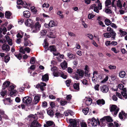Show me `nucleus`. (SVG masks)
Here are the masks:
<instances>
[{"instance_id":"5701e85b","label":"nucleus","mask_w":127,"mask_h":127,"mask_svg":"<svg viewBox=\"0 0 127 127\" xmlns=\"http://www.w3.org/2000/svg\"><path fill=\"white\" fill-rule=\"evenodd\" d=\"M96 102L97 104L100 106H101L105 103V101L103 99L98 100Z\"/></svg>"},{"instance_id":"9d476101","label":"nucleus","mask_w":127,"mask_h":127,"mask_svg":"<svg viewBox=\"0 0 127 127\" xmlns=\"http://www.w3.org/2000/svg\"><path fill=\"white\" fill-rule=\"evenodd\" d=\"M119 116L121 119L124 120L127 117V114L125 113L124 111H122L119 113Z\"/></svg>"},{"instance_id":"ddd939ff","label":"nucleus","mask_w":127,"mask_h":127,"mask_svg":"<svg viewBox=\"0 0 127 127\" xmlns=\"http://www.w3.org/2000/svg\"><path fill=\"white\" fill-rule=\"evenodd\" d=\"M101 91L104 93H107L108 91L109 88L106 85H103L100 87Z\"/></svg>"},{"instance_id":"f3484780","label":"nucleus","mask_w":127,"mask_h":127,"mask_svg":"<svg viewBox=\"0 0 127 127\" xmlns=\"http://www.w3.org/2000/svg\"><path fill=\"white\" fill-rule=\"evenodd\" d=\"M108 127H118L119 124L117 122H114V123H110L108 124Z\"/></svg>"},{"instance_id":"aec40b11","label":"nucleus","mask_w":127,"mask_h":127,"mask_svg":"<svg viewBox=\"0 0 127 127\" xmlns=\"http://www.w3.org/2000/svg\"><path fill=\"white\" fill-rule=\"evenodd\" d=\"M32 22V20L30 19H27L25 22V25L28 27H30L31 26Z\"/></svg>"},{"instance_id":"72a5a7b5","label":"nucleus","mask_w":127,"mask_h":127,"mask_svg":"<svg viewBox=\"0 0 127 127\" xmlns=\"http://www.w3.org/2000/svg\"><path fill=\"white\" fill-rule=\"evenodd\" d=\"M16 92L17 91L15 90L11 91L10 93V96L12 97L15 96L16 95Z\"/></svg>"},{"instance_id":"4c0bfd02","label":"nucleus","mask_w":127,"mask_h":127,"mask_svg":"<svg viewBox=\"0 0 127 127\" xmlns=\"http://www.w3.org/2000/svg\"><path fill=\"white\" fill-rule=\"evenodd\" d=\"M104 36L106 38H109L111 37V34L107 32L103 34Z\"/></svg>"},{"instance_id":"9b49d317","label":"nucleus","mask_w":127,"mask_h":127,"mask_svg":"<svg viewBox=\"0 0 127 127\" xmlns=\"http://www.w3.org/2000/svg\"><path fill=\"white\" fill-rule=\"evenodd\" d=\"M4 103L5 105H10L12 104V100L10 98H8L4 100Z\"/></svg>"},{"instance_id":"8fccbe9b","label":"nucleus","mask_w":127,"mask_h":127,"mask_svg":"<svg viewBox=\"0 0 127 127\" xmlns=\"http://www.w3.org/2000/svg\"><path fill=\"white\" fill-rule=\"evenodd\" d=\"M30 63L31 64H34L35 63V59L34 57H32L30 60Z\"/></svg>"},{"instance_id":"4468645a","label":"nucleus","mask_w":127,"mask_h":127,"mask_svg":"<svg viewBox=\"0 0 127 127\" xmlns=\"http://www.w3.org/2000/svg\"><path fill=\"white\" fill-rule=\"evenodd\" d=\"M17 4L18 5H23V6L25 8H26L27 7L28 5L27 4L26 2H24L21 0H18L17 1Z\"/></svg>"},{"instance_id":"7c9ffc66","label":"nucleus","mask_w":127,"mask_h":127,"mask_svg":"<svg viewBox=\"0 0 127 127\" xmlns=\"http://www.w3.org/2000/svg\"><path fill=\"white\" fill-rule=\"evenodd\" d=\"M48 114L51 117L53 116L54 115V112L52 109H48L47 111Z\"/></svg>"},{"instance_id":"09e8293b","label":"nucleus","mask_w":127,"mask_h":127,"mask_svg":"<svg viewBox=\"0 0 127 127\" xmlns=\"http://www.w3.org/2000/svg\"><path fill=\"white\" fill-rule=\"evenodd\" d=\"M30 37V36L29 35L25 33L24 39V41L28 40V39Z\"/></svg>"},{"instance_id":"c9c22d12","label":"nucleus","mask_w":127,"mask_h":127,"mask_svg":"<svg viewBox=\"0 0 127 127\" xmlns=\"http://www.w3.org/2000/svg\"><path fill=\"white\" fill-rule=\"evenodd\" d=\"M43 45L44 48L46 49L48 48V44L47 42L46 39L44 40V42L43 44Z\"/></svg>"},{"instance_id":"2eb2a0df","label":"nucleus","mask_w":127,"mask_h":127,"mask_svg":"<svg viewBox=\"0 0 127 127\" xmlns=\"http://www.w3.org/2000/svg\"><path fill=\"white\" fill-rule=\"evenodd\" d=\"M5 17L7 19H11L12 18V13L9 11H6L5 13Z\"/></svg>"},{"instance_id":"e433bc0d","label":"nucleus","mask_w":127,"mask_h":127,"mask_svg":"<svg viewBox=\"0 0 127 127\" xmlns=\"http://www.w3.org/2000/svg\"><path fill=\"white\" fill-rule=\"evenodd\" d=\"M14 54L15 56H16L17 58V59L19 60L21 59L22 58V55L21 54L19 53L17 54Z\"/></svg>"},{"instance_id":"dca6fc26","label":"nucleus","mask_w":127,"mask_h":127,"mask_svg":"<svg viewBox=\"0 0 127 127\" xmlns=\"http://www.w3.org/2000/svg\"><path fill=\"white\" fill-rule=\"evenodd\" d=\"M1 48L2 50L6 51H9L10 50V48L8 45L5 44L2 45Z\"/></svg>"},{"instance_id":"0eeeda50","label":"nucleus","mask_w":127,"mask_h":127,"mask_svg":"<svg viewBox=\"0 0 127 127\" xmlns=\"http://www.w3.org/2000/svg\"><path fill=\"white\" fill-rule=\"evenodd\" d=\"M50 50L51 52H53V55L55 56H58L59 54V53H54V52H55L56 51V49L55 46L52 45L50 46L47 50Z\"/></svg>"},{"instance_id":"a878e982","label":"nucleus","mask_w":127,"mask_h":127,"mask_svg":"<svg viewBox=\"0 0 127 127\" xmlns=\"http://www.w3.org/2000/svg\"><path fill=\"white\" fill-rule=\"evenodd\" d=\"M61 66L63 69H65L67 67V64L66 62L64 61V62L61 64Z\"/></svg>"},{"instance_id":"473e14b6","label":"nucleus","mask_w":127,"mask_h":127,"mask_svg":"<svg viewBox=\"0 0 127 127\" xmlns=\"http://www.w3.org/2000/svg\"><path fill=\"white\" fill-rule=\"evenodd\" d=\"M63 12L61 11H59L57 12V14L59 15L60 18H63L64 17V15L62 14Z\"/></svg>"},{"instance_id":"4d7b16f0","label":"nucleus","mask_w":127,"mask_h":127,"mask_svg":"<svg viewBox=\"0 0 127 127\" xmlns=\"http://www.w3.org/2000/svg\"><path fill=\"white\" fill-rule=\"evenodd\" d=\"M57 68L56 66H54L51 69V70L53 72H56L57 70Z\"/></svg>"},{"instance_id":"6e6552de","label":"nucleus","mask_w":127,"mask_h":127,"mask_svg":"<svg viewBox=\"0 0 127 127\" xmlns=\"http://www.w3.org/2000/svg\"><path fill=\"white\" fill-rule=\"evenodd\" d=\"M23 102L26 104L31 103L32 102V99L31 97L27 96L24 97L23 99Z\"/></svg>"},{"instance_id":"69168bd1","label":"nucleus","mask_w":127,"mask_h":127,"mask_svg":"<svg viewBox=\"0 0 127 127\" xmlns=\"http://www.w3.org/2000/svg\"><path fill=\"white\" fill-rule=\"evenodd\" d=\"M120 32L123 36L127 34V33L126 32L123 31L121 30H120Z\"/></svg>"},{"instance_id":"49530a36","label":"nucleus","mask_w":127,"mask_h":127,"mask_svg":"<svg viewBox=\"0 0 127 127\" xmlns=\"http://www.w3.org/2000/svg\"><path fill=\"white\" fill-rule=\"evenodd\" d=\"M60 103L61 105L62 106H64L66 104L67 102L65 100H61L60 101Z\"/></svg>"},{"instance_id":"603ef678","label":"nucleus","mask_w":127,"mask_h":127,"mask_svg":"<svg viewBox=\"0 0 127 127\" xmlns=\"http://www.w3.org/2000/svg\"><path fill=\"white\" fill-rule=\"evenodd\" d=\"M31 42L29 40L24 41V45L26 46H29V44Z\"/></svg>"},{"instance_id":"c756f323","label":"nucleus","mask_w":127,"mask_h":127,"mask_svg":"<svg viewBox=\"0 0 127 127\" xmlns=\"http://www.w3.org/2000/svg\"><path fill=\"white\" fill-rule=\"evenodd\" d=\"M56 25L54 21L51 20L49 22L48 24V26L50 27H51L55 26Z\"/></svg>"},{"instance_id":"de8ad7c7","label":"nucleus","mask_w":127,"mask_h":127,"mask_svg":"<svg viewBox=\"0 0 127 127\" xmlns=\"http://www.w3.org/2000/svg\"><path fill=\"white\" fill-rule=\"evenodd\" d=\"M49 35L48 36L49 37L51 38H55V35L53 33L51 32H50L49 33Z\"/></svg>"},{"instance_id":"774afa93","label":"nucleus","mask_w":127,"mask_h":127,"mask_svg":"<svg viewBox=\"0 0 127 127\" xmlns=\"http://www.w3.org/2000/svg\"><path fill=\"white\" fill-rule=\"evenodd\" d=\"M81 127H87V125L86 123L85 122H82L81 124Z\"/></svg>"},{"instance_id":"b1692460","label":"nucleus","mask_w":127,"mask_h":127,"mask_svg":"<svg viewBox=\"0 0 127 127\" xmlns=\"http://www.w3.org/2000/svg\"><path fill=\"white\" fill-rule=\"evenodd\" d=\"M42 80L43 81H47L49 80V75L48 74H46L42 76Z\"/></svg>"},{"instance_id":"393cba45","label":"nucleus","mask_w":127,"mask_h":127,"mask_svg":"<svg viewBox=\"0 0 127 127\" xmlns=\"http://www.w3.org/2000/svg\"><path fill=\"white\" fill-rule=\"evenodd\" d=\"M126 75V73L125 72L124 70L121 71L119 73V77L122 78H124Z\"/></svg>"},{"instance_id":"39448f33","label":"nucleus","mask_w":127,"mask_h":127,"mask_svg":"<svg viewBox=\"0 0 127 127\" xmlns=\"http://www.w3.org/2000/svg\"><path fill=\"white\" fill-rule=\"evenodd\" d=\"M84 74V70L80 69L77 70L76 72V75L77 77L76 79L78 80L79 78L83 77Z\"/></svg>"},{"instance_id":"864d4df0","label":"nucleus","mask_w":127,"mask_h":127,"mask_svg":"<svg viewBox=\"0 0 127 127\" xmlns=\"http://www.w3.org/2000/svg\"><path fill=\"white\" fill-rule=\"evenodd\" d=\"M14 86L13 85H12L9 87L8 90L9 91H12V90H13L14 88Z\"/></svg>"},{"instance_id":"37998d69","label":"nucleus","mask_w":127,"mask_h":127,"mask_svg":"<svg viewBox=\"0 0 127 127\" xmlns=\"http://www.w3.org/2000/svg\"><path fill=\"white\" fill-rule=\"evenodd\" d=\"M111 2L110 0H106L105 2V6H108L111 5Z\"/></svg>"},{"instance_id":"79ce46f5","label":"nucleus","mask_w":127,"mask_h":127,"mask_svg":"<svg viewBox=\"0 0 127 127\" xmlns=\"http://www.w3.org/2000/svg\"><path fill=\"white\" fill-rule=\"evenodd\" d=\"M117 5L120 9L122 7V5L120 0H118L117 1Z\"/></svg>"},{"instance_id":"ea45409f","label":"nucleus","mask_w":127,"mask_h":127,"mask_svg":"<svg viewBox=\"0 0 127 127\" xmlns=\"http://www.w3.org/2000/svg\"><path fill=\"white\" fill-rule=\"evenodd\" d=\"M46 30H42L41 31L40 34L41 36H43L46 35Z\"/></svg>"},{"instance_id":"58836bf2","label":"nucleus","mask_w":127,"mask_h":127,"mask_svg":"<svg viewBox=\"0 0 127 127\" xmlns=\"http://www.w3.org/2000/svg\"><path fill=\"white\" fill-rule=\"evenodd\" d=\"M89 109L87 107L83 109L82 110L83 112L84 113V114L86 115L88 113Z\"/></svg>"},{"instance_id":"3c124183","label":"nucleus","mask_w":127,"mask_h":127,"mask_svg":"<svg viewBox=\"0 0 127 127\" xmlns=\"http://www.w3.org/2000/svg\"><path fill=\"white\" fill-rule=\"evenodd\" d=\"M67 56L69 58H72L74 56L73 55L72 53H68L67 54Z\"/></svg>"},{"instance_id":"f257e3e1","label":"nucleus","mask_w":127,"mask_h":127,"mask_svg":"<svg viewBox=\"0 0 127 127\" xmlns=\"http://www.w3.org/2000/svg\"><path fill=\"white\" fill-rule=\"evenodd\" d=\"M28 117L29 118L28 119L30 120L34 119L31 124L30 127H38L41 126V125L38 122L37 119V117L36 114H31L28 116Z\"/></svg>"},{"instance_id":"20e7f679","label":"nucleus","mask_w":127,"mask_h":127,"mask_svg":"<svg viewBox=\"0 0 127 127\" xmlns=\"http://www.w3.org/2000/svg\"><path fill=\"white\" fill-rule=\"evenodd\" d=\"M41 26L38 22H37L34 25L32 28V32L36 33L40 30Z\"/></svg>"},{"instance_id":"6ab92c4d","label":"nucleus","mask_w":127,"mask_h":127,"mask_svg":"<svg viewBox=\"0 0 127 127\" xmlns=\"http://www.w3.org/2000/svg\"><path fill=\"white\" fill-rule=\"evenodd\" d=\"M5 38L8 44L10 45L11 46L13 44L12 39L10 38L9 36L7 35L5 36Z\"/></svg>"},{"instance_id":"c85d7f7f","label":"nucleus","mask_w":127,"mask_h":127,"mask_svg":"<svg viewBox=\"0 0 127 127\" xmlns=\"http://www.w3.org/2000/svg\"><path fill=\"white\" fill-rule=\"evenodd\" d=\"M74 89L76 90V91H79V83H75L73 85Z\"/></svg>"},{"instance_id":"f03ea898","label":"nucleus","mask_w":127,"mask_h":127,"mask_svg":"<svg viewBox=\"0 0 127 127\" xmlns=\"http://www.w3.org/2000/svg\"><path fill=\"white\" fill-rule=\"evenodd\" d=\"M110 111L113 116H115L118 113L119 108L116 105H112L110 108Z\"/></svg>"},{"instance_id":"7ed1b4c3","label":"nucleus","mask_w":127,"mask_h":127,"mask_svg":"<svg viewBox=\"0 0 127 127\" xmlns=\"http://www.w3.org/2000/svg\"><path fill=\"white\" fill-rule=\"evenodd\" d=\"M90 122H91L90 124L93 126H95L98 124H99V120L98 119H97V120H96L94 118L88 119L87 121V123L88 124H90Z\"/></svg>"},{"instance_id":"423d86ee","label":"nucleus","mask_w":127,"mask_h":127,"mask_svg":"<svg viewBox=\"0 0 127 127\" xmlns=\"http://www.w3.org/2000/svg\"><path fill=\"white\" fill-rule=\"evenodd\" d=\"M99 76L98 74L96 73V72H94L93 73V76L92 79L93 82L95 83L97 82H98Z\"/></svg>"},{"instance_id":"f704fd0d","label":"nucleus","mask_w":127,"mask_h":127,"mask_svg":"<svg viewBox=\"0 0 127 127\" xmlns=\"http://www.w3.org/2000/svg\"><path fill=\"white\" fill-rule=\"evenodd\" d=\"M104 22L105 24L107 26L109 25L111 23V22L110 21L109 19H105Z\"/></svg>"},{"instance_id":"c03bdc74","label":"nucleus","mask_w":127,"mask_h":127,"mask_svg":"<svg viewBox=\"0 0 127 127\" xmlns=\"http://www.w3.org/2000/svg\"><path fill=\"white\" fill-rule=\"evenodd\" d=\"M55 115L56 116L55 117H56L57 118L59 117H62L63 115V114L59 112L56 113L55 114Z\"/></svg>"},{"instance_id":"f8f14e48","label":"nucleus","mask_w":127,"mask_h":127,"mask_svg":"<svg viewBox=\"0 0 127 127\" xmlns=\"http://www.w3.org/2000/svg\"><path fill=\"white\" fill-rule=\"evenodd\" d=\"M46 86V84L44 82L41 83L40 84H38L36 85V88L37 89L40 88V90L43 91L44 90V87Z\"/></svg>"},{"instance_id":"5fc2aeb1","label":"nucleus","mask_w":127,"mask_h":127,"mask_svg":"<svg viewBox=\"0 0 127 127\" xmlns=\"http://www.w3.org/2000/svg\"><path fill=\"white\" fill-rule=\"evenodd\" d=\"M108 68L110 69H114L116 68V66L115 65H110L108 66Z\"/></svg>"},{"instance_id":"6e6d98bb","label":"nucleus","mask_w":127,"mask_h":127,"mask_svg":"<svg viewBox=\"0 0 127 127\" xmlns=\"http://www.w3.org/2000/svg\"><path fill=\"white\" fill-rule=\"evenodd\" d=\"M49 6V4L46 3H44L42 5V7L48 8Z\"/></svg>"},{"instance_id":"680f3d73","label":"nucleus","mask_w":127,"mask_h":127,"mask_svg":"<svg viewBox=\"0 0 127 127\" xmlns=\"http://www.w3.org/2000/svg\"><path fill=\"white\" fill-rule=\"evenodd\" d=\"M60 76L64 79H66L67 77V76L65 75H64L62 72V73L61 74Z\"/></svg>"},{"instance_id":"052dcab7","label":"nucleus","mask_w":127,"mask_h":127,"mask_svg":"<svg viewBox=\"0 0 127 127\" xmlns=\"http://www.w3.org/2000/svg\"><path fill=\"white\" fill-rule=\"evenodd\" d=\"M95 16V15L91 13L89 14L88 16V18L91 19L93 18Z\"/></svg>"},{"instance_id":"e2e57ef3","label":"nucleus","mask_w":127,"mask_h":127,"mask_svg":"<svg viewBox=\"0 0 127 127\" xmlns=\"http://www.w3.org/2000/svg\"><path fill=\"white\" fill-rule=\"evenodd\" d=\"M71 83V81L70 80H68L66 81V84L67 87H69Z\"/></svg>"},{"instance_id":"338daca9","label":"nucleus","mask_w":127,"mask_h":127,"mask_svg":"<svg viewBox=\"0 0 127 127\" xmlns=\"http://www.w3.org/2000/svg\"><path fill=\"white\" fill-rule=\"evenodd\" d=\"M9 60V57L8 56H6L5 57V61L6 63L8 62Z\"/></svg>"},{"instance_id":"13d9d810","label":"nucleus","mask_w":127,"mask_h":127,"mask_svg":"<svg viewBox=\"0 0 127 127\" xmlns=\"http://www.w3.org/2000/svg\"><path fill=\"white\" fill-rule=\"evenodd\" d=\"M7 31V30L6 28L5 27H4L2 29V33L3 34H6V32Z\"/></svg>"},{"instance_id":"2f4dec72","label":"nucleus","mask_w":127,"mask_h":127,"mask_svg":"<svg viewBox=\"0 0 127 127\" xmlns=\"http://www.w3.org/2000/svg\"><path fill=\"white\" fill-rule=\"evenodd\" d=\"M53 73L54 76L55 77H58L60 76L61 74L62 73V72L59 70V71H56V72H53Z\"/></svg>"},{"instance_id":"a211bd4d","label":"nucleus","mask_w":127,"mask_h":127,"mask_svg":"<svg viewBox=\"0 0 127 127\" xmlns=\"http://www.w3.org/2000/svg\"><path fill=\"white\" fill-rule=\"evenodd\" d=\"M40 99V96L39 95H36L34 98L33 100V104H36L39 101Z\"/></svg>"},{"instance_id":"0e129e2a","label":"nucleus","mask_w":127,"mask_h":127,"mask_svg":"<svg viewBox=\"0 0 127 127\" xmlns=\"http://www.w3.org/2000/svg\"><path fill=\"white\" fill-rule=\"evenodd\" d=\"M116 95L117 96H118V97L122 99H123L122 96L118 92H116Z\"/></svg>"},{"instance_id":"bb28decb","label":"nucleus","mask_w":127,"mask_h":127,"mask_svg":"<svg viewBox=\"0 0 127 127\" xmlns=\"http://www.w3.org/2000/svg\"><path fill=\"white\" fill-rule=\"evenodd\" d=\"M23 14L24 16L26 18H28L30 16V14L28 11H25L23 12Z\"/></svg>"},{"instance_id":"1a4fd4ad","label":"nucleus","mask_w":127,"mask_h":127,"mask_svg":"<svg viewBox=\"0 0 127 127\" xmlns=\"http://www.w3.org/2000/svg\"><path fill=\"white\" fill-rule=\"evenodd\" d=\"M92 102V99L90 98L86 97L83 100V102L87 106L90 105Z\"/></svg>"},{"instance_id":"4be33fe9","label":"nucleus","mask_w":127,"mask_h":127,"mask_svg":"<svg viewBox=\"0 0 127 127\" xmlns=\"http://www.w3.org/2000/svg\"><path fill=\"white\" fill-rule=\"evenodd\" d=\"M123 90L122 92H121V93L122 96L125 99H127V95L126 93L127 92V90L125 88L122 89Z\"/></svg>"},{"instance_id":"cd10ccee","label":"nucleus","mask_w":127,"mask_h":127,"mask_svg":"<svg viewBox=\"0 0 127 127\" xmlns=\"http://www.w3.org/2000/svg\"><path fill=\"white\" fill-rule=\"evenodd\" d=\"M102 120H105L108 122H112L113 121V120L112 118L109 116H107L105 117Z\"/></svg>"},{"instance_id":"bf43d9fd","label":"nucleus","mask_w":127,"mask_h":127,"mask_svg":"<svg viewBox=\"0 0 127 127\" xmlns=\"http://www.w3.org/2000/svg\"><path fill=\"white\" fill-rule=\"evenodd\" d=\"M7 92L6 91H1L0 93L1 95L2 96H4L6 94Z\"/></svg>"},{"instance_id":"a19ab883","label":"nucleus","mask_w":127,"mask_h":127,"mask_svg":"<svg viewBox=\"0 0 127 127\" xmlns=\"http://www.w3.org/2000/svg\"><path fill=\"white\" fill-rule=\"evenodd\" d=\"M47 124L48 126H51L52 125L54 126L55 124L52 121H48L46 123Z\"/></svg>"},{"instance_id":"a18cd8bd","label":"nucleus","mask_w":127,"mask_h":127,"mask_svg":"<svg viewBox=\"0 0 127 127\" xmlns=\"http://www.w3.org/2000/svg\"><path fill=\"white\" fill-rule=\"evenodd\" d=\"M31 11L34 13H36L37 10L35 7L32 6L31 7Z\"/></svg>"},{"instance_id":"412c9836","label":"nucleus","mask_w":127,"mask_h":127,"mask_svg":"<svg viewBox=\"0 0 127 127\" xmlns=\"http://www.w3.org/2000/svg\"><path fill=\"white\" fill-rule=\"evenodd\" d=\"M10 82L9 81H5L3 84L2 87L3 89H5V88L7 87L10 85Z\"/></svg>"}]
</instances>
